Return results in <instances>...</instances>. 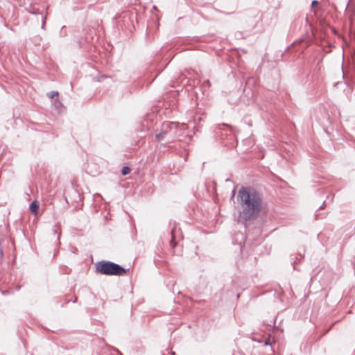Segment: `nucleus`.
Returning <instances> with one entry per match:
<instances>
[{
    "mask_svg": "<svg viewBox=\"0 0 355 355\" xmlns=\"http://www.w3.org/2000/svg\"><path fill=\"white\" fill-rule=\"evenodd\" d=\"M263 208L261 193L252 187L245 189V220L257 218Z\"/></svg>",
    "mask_w": 355,
    "mask_h": 355,
    "instance_id": "nucleus-1",
    "label": "nucleus"
},
{
    "mask_svg": "<svg viewBox=\"0 0 355 355\" xmlns=\"http://www.w3.org/2000/svg\"><path fill=\"white\" fill-rule=\"evenodd\" d=\"M96 272L105 275L123 276L127 270L121 266L110 261L102 260L95 264Z\"/></svg>",
    "mask_w": 355,
    "mask_h": 355,
    "instance_id": "nucleus-2",
    "label": "nucleus"
},
{
    "mask_svg": "<svg viewBox=\"0 0 355 355\" xmlns=\"http://www.w3.org/2000/svg\"><path fill=\"white\" fill-rule=\"evenodd\" d=\"M216 137L230 148L234 146L236 135L234 130L226 123L218 124L215 129Z\"/></svg>",
    "mask_w": 355,
    "mask_h": 355,
    "instance_id": "nucleus-3",
    "label": "nucleus"
},
{
    "mask_svg": "<svg viewBox=\"0 0 355 355\" xmlns=\"http://www.w3.org/2000/svg\"><path fill=\"white\" fill-rule=\"evenodd\" d=\"M180 128L187 129V125L184 123H180L178 122L164 121L162 124L160 132L155 135V139L157 141H160L164 139L167 134L173 130V129H178Z\"/></svg>",
    "mask_w": 355,
    "mask_h": 355,
    "instance_id": "nucleus-4",
    "label": "nucleus"
},
{
    "mask_svg": "<svg viewBox=\"0 0 355 355\" xmlns=\"http://www.w3.org/2000/svg\"><path fill=\"white\" fill-rule=\"evenodd\" d=\"M244 243V236L242 232L235 233L232 236V244L236 245L237 250L239 251L241 254L243 252V244Z\"/></svg>",
    "mask_w": 355,
    "mask_h": 355,
    "instance_id": "nucleus-5",
    "label": "nucleus"
},
{
    "mask_svg": "<svg viewBox=\"0 0 355 355\" xmlns=\"http://www.w3.org/2000/svg\"><path fill=\"white\" fill-rule=\"evenodd\" d=\"M237 198H238V200L240 201V203L242 205V207H244V187L243 186H242L240 188V189L239 191V194H238Z\"/></svg>",
    "mask_w": 355,
    "mask_h": 355,
    "instance_id": "nucleus-6",
    "label": "nucleus"
},
{
    "mask_svg": "<svg viewBox=\"0 0 355 355\" xmlns=\"http://www.w3.org/2000/svg\"><path fill=\"white\" fill-rule=\"evenodd\" d=\"M29 209L34 214H37L39 209V203L35 200L32 202L30 205Z\"/></svg>",
    "mask_w": 355,
    "mask_h": 355,
    "instance_id": "nucleus-7",
    "label": "nucleus"
},
{
    "mask_svg": "<svg viewBox=\"0 0 355 355\" xmlns=\"http://www.w3.org/2000/svg\"><path fill=\"white\" fill-rule=\"evenodd\" d=\"M185 130L186 129H182L180 128L178 129H173V130H172L170 133L171 134L173 138H176L181 136L182 135V132Z\"/></svg>",
    "mask_w": 355,
    "mask_h": 355,
    "instance_id": "nucleus-8",
    "label": "nucleus"
},
{
    "mask_svg": "<svg viewBox=\"0 0 355 355\" xmlns=\"http://www.w3.org/2000/svg\"><path fill=\"white\" fill-rule=\"evenodd\" d=\"M238 224H244V217L242 216V211L241 210L239 211V216L237 218Z\"/></svg>",
    "mask_w": 355,
    "mask_h": 355,
    "instance_id": "nucleus-9",
    "label": "nucleus"
},
{
    "mask_svg": "<svg viewBox=\"0 0 355 355\" xmlns=\"http://www.w3.org/2000/svg\"><path fill=\"white\" fill-rule=\"evenodd\" d=\"M275 342V340L270 336L264 340L265 345H271Z\"/></svg>",
    "mask_w": 355,
    "mask_h": 355,
    "instance_id": "nucleus-10",
    "label": "nucleus"
},
{
    "mask_svg": "<svg viewBox=\"0 0 355 355\" xmlns=\"http://www.w3.org/2000/svg\"><path fill=\"white\" fill-rule=\"evenodd\" d=\"M130 172V168L128 166H123L121 169V173L123 175H126Z\"/></svg>",
    "mask_w": 355,
    "mask_h": 355,
    "instance_id": "nucleus-11",
    "label": "nucleus"
},
{
    "mask_svg": "<svg viewBox=\"0 0 355 355\" xmlns=\"http://www.w3.org/2000/svg\"><path fill=\"white\" fill-rule=\"evenodd\" d=\"M58 96V92L55 91H51L47 93V96L50 98H53L55 96Z\"/></svg>",
    "mask_w": 355,
    "mask_h": 355,
    "instance_id": "nucleus-12",
    "label": "nucleus"
},
{
    "mask_svg": "<svg viewBox=\"0 0 355 355\" xmlns=\"http://www.w3.org/2000/svg\"><path fill=\"white\" fill-rule=\"evenodd\" d=\"M55 105L57 107H58L62 105V103L60 101L55 100Z\"/></svg>",
    "mask_w": 355,
    "mask_h": 355,
    "instance_id": "nucleus-13",
    "label": "nucleus"
},
{
    "mask_svg": "<svg viewBox=\"0 0 355 355\" xmlns=\"http://www.w3.org/2000/svg\"><path fill=\"white\" fill-rule=\"evenodd\" d=\"M311 5H312V7L317 6L318 5V1H316V0H314V1H312Z\"/></svg>",
    "mask_w": 355,
    "mask_h": 355,
    "instance_id": "nucleus-14",
    "label": "nucleus"
},
{
    "mask_svg": "<svg viewBox=\"0 0 355 355\" xmlns=\"http://www.w3.org/2000/svg\"><path fill=\"white\" fill-rule=\"evenodd\" d=\"M253 339H254V340L258 341L259 343H261V342H262L261 340H259V338H253Z\"/></svg>",
    "mask_w": 355,
    "mask_h": 355,
    "instance_id": "nucleus-15",
    "label": "nucleus"
},
{
    "mask_svg": "<svg viewBox=\"0 0 355 355\" xmlns=\"http://www.w3.org/2000/svg\"><path fill=\"white\" fill-rule=\"evenodd\" d=\"M232 193H233V196H234V193H235L234 190H232Z\"/></svg>",
    "mask_w": 355,
    "mask_h": 355,
    "instance_id": "nucleus-16",
    "label": "nucleus"
}]
</instances>
